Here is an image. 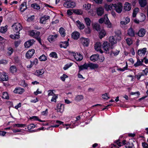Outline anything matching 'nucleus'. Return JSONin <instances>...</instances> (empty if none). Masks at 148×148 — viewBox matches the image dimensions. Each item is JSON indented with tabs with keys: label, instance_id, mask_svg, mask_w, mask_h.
<instances>
[{
	"label": "nucleus",
	"instance_id": "1",
	"mask_svg": "<svg viewBox=\"0 0 148 148\" xmlns=\"http://www.w3.org/2000/svg\"><path fill=\"white\" fill-rule=\"evenodd\" d=\"M40 34V33L39 32L36 30H32L30 32V36L34 37L42 45L41 39L39 37Z\"/></svg>",
	"mask_w": 148,
	"mask_h": 148
},
{
	"label": "nucleus",
	"instance_id": "2",
	"mask_svg": "<svg viewBox=\"0 0 148 148\" xmlns=\"http://www.w3.org/2000/svg\"><path fill=\"white\" fill-rule=\"evenodd\" d=\"M12 27H13L14 31L16 34H20L19 32L22 29L23 27L20 23H15Z\"/></svg>",
	"mask_w": 148,
	"mask_h": 148
},
{
	"label": "nucleus",
	"instance_id": "3",
	"mask_svg": "<svg viewBox=\"0 0 148 148\" xmlns=\"http://www.w3.org/2000/svg\"><path fill=\"white\" fill-rule=\"evenodd\" d=\"M103 47L106 53H109V50L112 49L113 47L112 45L110 46V44L107 42H104L103 44Z\"/></svg>",
	"mask_w": 148,
	"mask_h": 148
},
{
	"label": "nucleus",
	"instance_id": "4",
	"mask_svg": "<svg viewBox=\"0 0 148 148\" xmlns=\"http://www.w3.org/2000/svg\"><path fill=\"white\" fill-rule=\"evenodd\" d=\"M76 3L73 1H66L64 3L63 5L64 7L67 8H73L76 6Z\"/></svg>",
	"mask_w": 148,
	"mask_h": 148
},
{
	"label": "nucleus",
	"instance_id": "5",
	"mask_svg": "<svg viewBox=\"0 0 148 148\" xmlns=\"http://www.w3.org/2000/svg\"><path fill=\"white\" fill-rule=\"evenodd\" d=\"M113 7H114L116 11L118 13H120L121 12L123 6L122 4L121 3H118L117 4H114Z\"/></svg>",
	"mask_w": 148,
	"mask_h": 148
},
{
	"label": "nucleus",
	"instance_id": "6",
	"mask_svg": "<svg viewBox=\"0 0 148 148\" xmlns=\"http://www.w3.org/2000/svg\"><path fill=\"white\" fill-rule=\"evenodd\" d=\"M72 53L74 56L75 59L77 61H80L82 60L83 58V56L79 53H75L73 52Z\"/></svg>",
	"mask_w": 148,
	"mask_h": 148
},
{
	"label": "nucleus",
	"instance_id": "7",
	"mask_svg": "<svg viewBox=\"0 0 148 148\" xmlns=\"http://www.w3.org/2000/svg\"><path fill=\"white\" fill-rule=\"evenodd\" d=\"M8 79V75L5 73H0V81H7Z\"/></svg>",
	"mask_w": 148,
	"mask_h": 148
},
{
	"label": "nucleus",
	"instance_id": "8",
	"mask_svg": "<svg viewBox=\"0 0 148 148\" xmlns=\"http://www.w3.org/2000/svg\"><path fill=\"white\" fill-rule=\"evenodd\" d=\"M35 53V50L34 49H32L29 50L26 54V56L27 58H31L33 55Z\"/></svg>",
	"mask_w": 148,
	"mask_h": 148
},
{
	"label": "nucleus",
	"instance_id": "9",
	"mask_svg": "<svg viewBox=\"0 0 148 148\" xmlns=\"http://www.w3.org/2000/svg\"><path fill=\"white\" fill-rule=\"evenodd\" d=\"M34 42V40H30L25 42L24 46L26 48H28L33 45Z\"/></svg>",
	"mask_w": 148,
	"mask_h": 148
},
{
	"label": "nucleus",
	"instance_id": "10",
	"mask_svg": "<svg viewBox=\"0 0 148 148\" xmlns=\"http://www.w3.org/2000/svg\"><path fill=\"white\" fill-rule=\"evenodd\" d=\"M104 18L105 21V24L107 25L108 28H111L112 27V24L108 18L107 14H106L104 16Z\"/></svg>",
	"mask_w": 148,
	"mask_h": 148
},
{
	"label": "nucleus",
	"instance_id": "11",
	"mask_svg": "<svg viewBox=\"0 0 148 148\" xmlns=\"http://www.w3.org/2000/svg\"><path fill=\"white\" fill-rule=\"evenodd\" d=\"M80 40L84 46L86 47L88 46L89 41V39L81 38H80Z\"/></svg>",
	"mask_w": 148,
	"mask_h": 148
},
{
	"label": "nucleus",
	"instance_id": "12",
	"mask_svg": "<svg viewBox=\"0 0 148 148\" xmlns=\"http://www.w3.org/2000/svg\"><path fill=\"white\" fill-rule=\"evenodd\" d=\"M131 5L128 2H126L124 5V9L125 11H129L131 9Z\"/></svg>",
	"mask_w": 148,
	"mask_h": 148
},
{
	"label": "nucleus",
	"instance_id": "13",
	"mask_svg": "<svg viewBox=\"0 0 148 148\" xmlns=\"http://www.w3.org/2000/svg\"><path fill=\"white\" fill-rule=\"evenodd\" d=\"M80 34L78 32H75L72 34V38L74 39L77 40L79 37Z\"/></svg>",
	"mask_w": 148,
	"mask_h": 148
},
{
	"label": "nucleus",
	"instance_id": "14",
	"mask_svg": "<svg viewBox=\"0 0 148 148\" xmlns=\"http://www.w3.org/2000/svg\"><path fill=\"white\" fill-rule=\"evenodd\" d=\"M104 9L102 7H99L97 9V13L99 16H101L104 13Z\"/></svg>",
	"mask_w": 148,
	"mask_h": 148
},
{
	"label": "nucleus",
	"instance_id": "15",
	"mask_svg": "<svg viewBox=\"0 0 148 148\" xmlns=\"http://www.w3.org/2000/svg\"><path fill=\"white\" fill-rule=\"evenodd\" d=\"M140 5L142 8H144L147 4V0H138Z\"/></svg>",
	"mask_w": 148,
	"mask_h": 148
},
{
	"label": "nucleus",
	"instance_id": "16",
	"mask_svg": "<svg viewBox=\"0 0 148 148\" xmlns=\"http://www.w3.org/2000/svg\"><path fill=\"white\" fill-rule=\"evenodd\" d=\"M99 55L98 54L93 55L90 57V59L93 62H95L99 59Z\"/></svg>",
	"mask_w": 148,
	"mask_h": 148
},
{
	"label": "nucleus",
	"instance_id": "17",
	"mask_svg": "<svg viewBox=\"0 0 148 148\" xmlns=\"http://www.w3.org/2000/svg\"><path fill=\"white\" fill-rule=\"evenodd\" d=\"M146 51V48H144L143 49H140L138 50V53L139 56H141L142 55H144Z\"/></svg>",
	"mask_w": 148,
	"mask_h": 148
},
{
	"label": "nucleus",
	"instance_id": "18",
	"mask_svg": "<svg viewBox=\"0 0 148 148\" xmlns=\"http://www.w3.org/2000/svg\"><path fill=\"white\" fill-rule=\"evenodd\" d=\"M128 35L131 37H134L135 36V32L132 28H130L128 30Z\"/></svg>",
	"mask_w": 148,
	"mask_h": 148
},
{
	"label": "nucleus",
	"instance_id": "19",
	"mask_svg": "<svg viewBox=\"0 0 148 148\" xmlns=\"http://www.w3.org/2000/svg\"><path fill=\"white\" fill-rule=\"evenodd\" d=\"M24 91V89L21 88H16L15 89L14 91V92L16 93H18L21 94Z\"/></svg>",
	"mask_w": 148,
	"mask_h": 148
},
{
	"label": "nucleus",
	"instance_id": "20",
	"mask_svg": "<svg viewBox=\"0 0 148 148\" xmlns=\"http://www.w3.org/2000/svg\"><path fill=\"white\" fill-rule=\"evenodd\" d=\"M26 2H23L21 5L20 10L21 12H23L27 8Z\"/></svg>",
	"mask_w": 148,
	"mask_h": 148
},
{
	"label": "nucleus",
	"instance_id": "21",
	"mask_svg": "<svg viewBox=\"0 0 148 148\" xmlns=\"http://www.w3.org/2000/svg\"><path fill=\"white\" fill-rule=\"evenodd\" d=\"M145 30L144 29H141L138 32V36L140 37H142L145 34Z\"/></svg>",
	"mask_w": 148,
	"mask_h": 148
},
{
	"label": "nucleus",
	"instance_id": "22",
	"mask_svg": "<svg viewBox=\"0 0 148 148\" xmlns=\"http://www.w3.org/2000/svg\"><path fill=\"white\" fill-rule=\"evenodd\" d=\"M76 22L77 23V25L80 29H83L84 28L85 26L83 23H81L79 21H77Z\"/></svg>",
	"mask_w": 148,
	"mask_h": 148
},
{
	"label": "nucleus",
	"instance_id": "23",
	"mask_svg": "<svg viewBox=\"0 0 148 148\" xmlns=\"http://www.w3.org/2000/svg\"><path fill=\"white\" fill-rule=\"evenodd\" d=\"M58 109H57V112H60L61 113L62 112L64 111V106L63 104H61L60 106H59V104H58Z\"/></svg>",
	"mask_w": 148,
	"mask_h": 148
},
{
	"label": "nucleus",
	"instance_id": "24",
	"mask_svg": "<svg viewBox=\"0 0 148 148\" xmlns=\"http://www.w3.org/2000/svg\"><path fill=\"white\" fill-rule=\"evenodd\" d=\"M88 64L86 63L84 64V65L79 66V71L83 70L84 69H87L88 67Z\"/></svg>",
	"mask_w": 148,
	"mask_h": 148
},
{
	"label": "nucleus",
	"instance_id": "25",
	"mask_svg": "<svg viewBox=\"0 0 148 148\" xmlns=\"http://www.w3.org/2000/svg\"><path fill=\"white\" fill-rule=\"evenodd\" d=\"M88 67H90L91 69H94L97 68L99 67L98 64H93L91 63L88 64Z\"/></svg>",
	"mask_w": 148,
	"mask_h": 148
},
{
	"label": "nucleus",
	"instance_id": "26",
	"mask_svg": "<svg viewBox=\"0 0 148 148\" xmlns=\"http://www.w3.org/2000/svg\"><path fill=\"white\" fill-rule=\"evenodd\" d=\"M50 18L49 16H47L45 15L44 16L42 17L40 20V23H43L44 21H46L47 20L49 19Z\"/></svg>",
	"mask_w": 148,
	"mask_h": 148
},
{
	"label": "nucleus",
	"instance_id": "27",
	"mask_svg": "<svg viewBox=\"0 0 148 148\" xmlns=\"http://www.w3.org/2000/svg\"><path fill=\"white\" fill-rule=\"evenodd\" d=\"M101 45V44L100 42H97L95 46V50L97 51H98L100 49Z\"/></svg>",
	"mask_w": 148,
	"mask_h": 148
},
{
	"label": "nucleus",
	"instance_id": "28",
	"mask_svg": "<svg viewBox=\"0 0 148 148\" xmlns=\"http://www.w3.org/2000/svg\"><path fill=\"white\" fill-rule=\"evenodd\" d=\"M125 19V21H121L120 23L121 25H126L130 22V18L128 17H126Z\"/></svg>",
	"mask_w": 148,
	"mask_h": 148
},
{
	"label": "nucleus",
	"instance_id": "29",
	"mask_svg": "<svg viewBox=\"0 0 148 148\" xmlns=\"http://www.w3.org/2000/svg\"><path fill=\"white\" fill-rule=\"evenodd\" d=\"M17 69L15 66L12 65L10 68V71L12 73H13L16 72Z\"/></svg>",
	"mask_w": 148,
	"mask_h": 148
},
{
	"label": "nucleus",
	"instance_id": "30",
	"mask_svg": "<svg viewBox=\"0 0 148 148\" xmlns=\"http://www.w3.org/2000/svg\"><path fill=\"white\" fill-rule=\"evenodd\" d=\"M68 45L69 44L68 42L65 41L61 42V43L60 45V47L61 48L63 47L64 48H66Z\"/></svg>",
	"mask_w": 148,
	"mask_h": 148
},
{
	"label": "nucleus",
	"instance_id": "31",
	"mask_svg": "<svg viewBox=\"0 0 148 148\" xmlns=\"http://www.w3.org/2000/svg\"><path fill=\"white\" fill-rule=\"evenodd\" d=\"M146 18V16L143 14H141L139 17V21L141 22L143 21Z\"/></svg>",
	"mask_w": 148,
	"mask_h": 148
},
{
	"label": "nucleus",
	"instance_id": "32",
	"mask_svg": "<svg viewBox=\"0 0 148 148\" xmlns=\"http://www.w3.org/2000/svg\"><path fill=\"white\" fill-rule=\"evenodd\" d=\"M106 34V32L104 30H102L99 32V37L100 39L103 38Z\"/></svg>",
	"mask_w": 148,
	"mask_h": 148
},
{
	"label": "nucleus",
	"instance_id": "33",
	"mask_svg": "<svg viewBox=\"0 0 148 148\" xmlns=\"http://www.w3.org/2000/svg\"><path fill=\"white\" fill-rule=\"evenodd\" d=\"M58 35L57 34H55V35H50L49 36L48 38V40L50 42L54 41L56 38L57 37Z\"/></svg>",
	"mask_w": 148,
	"mask_h": 148
},
{
	"label": "nucleus",
	"instance_id": "34",
	"mask_svg": "<svg viewBox=\"0 0 148 148\" xmlns=\"http://www.w3.org/2000/svg\"><path fill=\"white\" fill-rule=\"evenodd\" d=\"M38 59H37L36 58L33 61H31V65L29 66H27V67L29 68H31L32 66L34 64H36L38 63Z\"/></svg>",
	"mask_w": 148,
	"mask_h": 148
},
{
	"label": "nucleus",
	"instance_id": "35",
	"mask_svg": "<svg viewBox=\"0 0 148 148\" xmlns=\"http://www.w3.org/2000/svg\"><path fill=\"white\" fill-rule=\"evenodd\" d=\"M73 12L79 15H82V11L80 9L73 10Z\"/></svg>",
	"mask_w": 148,
	"mask_h": 148
},
{
	"label": "nucleus",
	"instance_id": "36",
	"mask_svg": "<svg viewBox=\"0 0 148 148\" xmlns=\"http://www.w3.org/2000/svg\"><path fill=\"white\" fill-rule=\"evenodd\" d=\"M20 34H14V35H11L10 36V37L13 39H18L20 38Z\"/></svg>",
	"mask_w": 148,
	"mask_h": 148
},
{
	"label": "nucleus",
	"instance_id": "37",
	"mask_svg": "<svg viewBox=\"0 0 148 148\" xmlns=\"http://www.w3.org/2000/svg\"><path fill=\"white\" fill-rule=\"evenodd\" d=\"M84 99V96L82 95H78L75 98V100L77 101H79Z\"/></svg>",
	"mask_w": 148,
	"mask_h": 148
},
{
	"label": "nucleus",
	"instance_id": "38",
	"mask_svg": "<svg viewBox=\"0 0 148 148\" xmlns=\"http://www.w3.org/2000/svg\"><path fill=\"white\" fill-rule=\"evenodd\" d=\"M109 41L112 45L116 43V41L115 40L114 37L113 36H110L109 38Z\"/></svg>",
	"mask_w": 148,
	"mask_h": 148
},
{
	"label": "nucleus",
	"instance_id": "39",
	"mask_svg": "<svg viewBox=\"0 0 148 148\" xmlns=\"http://www.w3.org/2000/svg\"><path fill=\"white\" fill-rule=\"evenodd\" d=\"M139 9L137 8H135L133 10L132 14V16L133 17H135L138 12H139Z\"/></svg>",
	"mask_w": 148,
	"mask_h": 148
},
{
	"label": "nucleus",
	"instance_id": "40",
	"mask_svg": "<svg viewBox=\"0 0 148 148\" xmlns=\"http://www.w3.org/2000/svg\"><path fill=\"white\" fill-rule=\"evenodd\" d=\"M143 65V63H142V62H141L140 60L137 58V62L134 64V66L135 67H137L139 66L142 65Z\"/></svg>",
	"mask_w": 148,
	"mask_h": 148
},
{
	"label": "nucleus",
	"instance_id": "41",
	"mask_svg": "<svg viewBox=\"0 0 148 148\" xmlns=\"http://www.w3.org/2000/svg\"><path fill=\"white\" fill-rule=\"evenodd\" d=\"M65 29L62 27H61L59 30V32L61 35L63 37L65 36Z\"/></svg>",
	"mask_w": 148,
	"mask_h": 148
},
{
	"label": "nucleus",
	"instance_id": "42",
	"mask_svg": "<svg viewBox=\"0 0 148 148\" xmlns=\"http://www.w3.org/2000/svg\"><path fill=\"white\" fill-rule=\"evenodd\" d=\"M44 71L43 69L41 70H37L36 72L35 73V74L38 76L41 75L44 73Z\"/></svg>",
	"mask_w": 148,
	"mask_h": 148
},
{
	"label": "nucleus",
	"instance_id": "43",
	"mask_svg": "<svg viewBox=\"0 0 148 148\" xmlns=\"http://www.w3.org/2000/svg\"><path fill=\"white\" fill-rule=\"evenodd\" d=\"M2 98L6 99H9V97L8 95V94L7 92H3V93Z\"/></svg>",
	"mask_w": 148,
	"mask_h": 148
},
{
	"label": "nucleus",
	"instance_id": "44",
	"mask_svg": "<svg viewBox=\"0 0 148 148\" xmlns=\"http://www.w3.org/2000/svg\"><path fill=\"white\" fill-rule=\"evenodd\" d=\"M94 27L95 29L98 31H100L101 30V26L98 23L95 24Z\"/></svg>",
	"mask_w": 148,
	"mask_h": 148
},
{
	"label": "nucleus",
	"instance_id": "45",
	"mask_svg": "<svg viewBox=\"0 0 148 148\" xmlns=\"http://www.w3.org/2000/svg\"><path fill=\"white\" fill-rule=\"evenodd\" d=\"M115 34H116V35L115 36H117L119 38L118 39L119 40H120L121 39V37L120 36V35L121 34V31L119 30H118L115 31Z\"/></svg>",
	"mask_w": 148,
	"mask_h": 148
},
{
	"label": "nucleus",
	"instance_id": "46",
	"mask_svg": "<svg viewBox=\"0 0 148 148\" xmlns=\"http://www.w3.org/2000/svg\"><path fill=\"white\" fill-rule=\"evenodd\" d=\"M84 20L87 25L90 26L91 23V21L90 19L88 18H85Z\"/></svg>",
	"mask_w": 148,
	"mask_h": 148
},
{
	"label": "nucleus",
	"instance_id": "47",
	"mask_svg": "<svg viewBox=\"0 0 148 148\" xmlns=\"http://www.w3.org/2000/svg\"><path fill=\"white\" fill-rule=\"evenodd\" d=\"M39 59L41 61H45L47 59L46 56L44 55H42L39 58Z\"/></svg>",
	"mask_w": 148,
	"mask_h": 148
},
{
	"label": "nucleus",
	"instance_id": "48",
	"mask_svg": "<svg viewBox=\"0 0 148 148\" xmlns=\"http://www.w3.org/2000/svg\"><path fill=\"white\" fill-rule=\"evenodd\" d=\"M31 7L35 9H39L40 8V7L36 3H34L31 4Z\"/></svg>",
	"mask_w": 148,
	"mask_h": 148
},
{
	"label": "nucleus",
	"instance_id": "49",
	"mask_svg": "<svg viewBox=\"0 0 148 148\" xmlns=\"http://www.w3.org/2000/svg\"><path fill=\"white\" fill-rule=\"evenodd\" d=\"M91 7V5L90 4L87 3L86 4H85L84 5H83V7L85 8V10H88L90 9Z\"/></svg>",
	"mask_w": 148,
	"mask_h": 148
},
{
	"label": "nucleus",
	"instance_id": "50",
	"mask_svg": "<svg viewBox=\"0 0 148 148\" xmlns=\"http://www.w3.org/2000/svg\"><path fill=\"white\" fill-rule=\"evenodd\" d=\"M126 41L128 45H130L132 43V39L130 38H127L126 40Z\"/></svg>",
	"mask_w": 148,
	"mask_h": 148
},
{
	"label": "nucleus",
	"instance_id": "51",
	"mask_svg": "<svg viewBox=\"0 0 148 148\" xmlns=\"http://www.w3.org/2000/svg\"><path fill=\"white\" fill-rule=\"evenodd\" d=\"M58 98V95H55L53 96L51 100V101H54L56 102V99Z\"/></svg>",
	"mask_w": 148,
	"mask_h": 148
},
{
	"label": "nucleus",
	"instance_id": "52",
	"mask_svg": "<svg viewBox=\"0 0 148 148\" xmlns=\"http://www.w3.org/2000/svg\"><path fill=\"white\" fill-rule=\"evenodd\" d=\"M35 125L34 124H31L28 125L27 128L28 130H31L32 128H34Z\"/></svg>",
	"mask_w": 148,
	"mask_h": 148
},
{
	"label": "nucleus",
	"instance_id": "53",
	"mask_svg": "<svg viewBox=\"0 0 148 148\" xmlns=\"http://www.w3.org/2000/svg\"><path fill=\"white\" fill-rule=\"evenodd\" d=\"M53 90H48V92H49V93L48 94V95L49 96H54L55 95L53 92Z\"/></svg>",
	"mask_w": 148,
	"mask_h": 148
},
{
	"label": "nucleus",
	"instance_id": "54",
	"mask_svg": "<svg viewBox=\"0 0 148 148\" xmlns=\"http://www.w3.org/2000/svg\"><path fill=\"white\" fill-rule=\"evenodd\" d=\"M8 50L9 51L8 54L9 55H10L13 52V49L12 47H9L8 48Z\"/></svg>",
	"mask_w": 148,
	"mask_h": 148
},
{
	"label": "nucleus",
	"instance_id": "55",
	"mask_svg": "<svg viewBox=\"0 0 148 148\" xmlns=\"http://www.w3.org/2000/svg\"><path fill=\"white\" fill-rule=\"evenodd\" d=\"M102 98L104 99H107L109 98L108 97L107 93H105L104 94H103L102 95Z\"/></svg>",
	"mask_w": 148,
	"mask_h": 148
},
{
	"label": "nucleus",
	"instance_id": "56",
	"mask_svg": "<svg viewBox=\"0 0 148 148\" xmlns=\"http://www.w3.org/2000/svg\"><path fill=\"white\" fill-rule=\"evenodd\" d=\"M85 32L87 34H89L90 33V30L89 27H88L87 28H86L85 29Z\"/></svg>",
	"mask_w": 148,
	"mask_h": 148
},
{
	"label": "nucleus",
	"instance_id": "57",
	"mask_svg": "<svg viewBox=\"0 0 148 148\" xmlns=\"http://www.w3.org/2000/svg\"><path fill=\"white\" fill-rule=\"evenodd\" d=\"M7 29L6 28H5L4 27H1L0 32L1 33H4L6 32L7 31Z\"/></svg>",
	"mask_w": 148,
	"mask_h": 148
},
{
	"label": "nucleus",
	"instance_id": "58",
	"mask_svg": "<svg viewBox=\"0 0 148 148\" xmlns=\"http://www.w3.org/2000/svg\"><path fill=\"white\" fill-rule=\"evenodd\" d=\"M50 56L52 57L56 58L57 57V54L55 52H52L50 54Z\"/></svg>",
	"mask_w": 148,
	"mask_h": 148
},
{
	"label": "nucleus",
	"instance_id": "59",
	"mask_svg": "<svg viewBox=\"0 0 148 148\" xmlns=\"http://www.w3.org/2000/svg\"><path fill=\"white\" fill-rule=\"evenodd\" d=\"M113 4H110L109 5H108L107 6L108 7L107 8L108 10H111L112 9V6H113Z\"/></svg>",
	"mask_w": 148,
	"mask_h": 148
},
{
	"label": "nucleus",
	"instance_id": "60",
	"mask_svg": "<svg viewBox=\"0 0 148 148\" xmlns=\"http://www.w3.org/2000/svg\"><path fill=\"white\" fill-rule=\"evenodd\" d=\"M143 147L144 148H148V144L144 142L143 143H142Z\"/></svg>",
	"mask_w": 148,
	"mask_h": 148
},
{
	"label": "nucleus",
	"instance_id": "61",
	"mask_svg": "<svg viewBox=\"0 0 148 148\" xmlns=\"http://www.w3.org/2000/svg\"><path fill=\"white\" fill-rule=\"evenodd\" d=\"M67 77L68 76L64 74L61 77V78L63 81H64L65 80V78Z\"/></svg>",
	"mask_w": 148,
	"mask_h": 148
},
{
	"label": "nucleus",
	"instance_id": "62",
	"mask_svg": "<svg viewBox=\"0 0 148 148\" xmlns=\"http://www.w3.org/2000/svg\"><path fill=\"white\" fill-rule=\"evenodd\" d=\"M73 10L69 9L67 10V14L69 15H71L73 14L72 11H73Z\"/></svg>",
	"mask_w": 148,
	"mask_h": 148
},
{
	"label": "nucleus",
	"instance_id": "63",
	"mask_svg": "<svg viewBox=\"0 0 148 148\" xmlns=\"http://www.w3.org/2000/svg\"><path fill=\"white\" fill-rule=\"evenodd\" d=\"M96 3L101 4L102 3L103 0H93Z\"/></svg>",
	"mask_w": 148,
	"mask_h": 148
},
{
	"label": "nucleus",
	"instance_id": "64",
	"mask_svg": "<svg viewBox=\"0 0 148 148\" xmlns=\"http://www.w3.org/2000/svg\"><path fill=\"white\" fill-rule=\"evenodd\" d=\"M105 21V19H104V18H101L99 20V23L102 24Z\"/></svg>",
	"mask_w": 148,
	"mask_h": 148
}]
</instances>
